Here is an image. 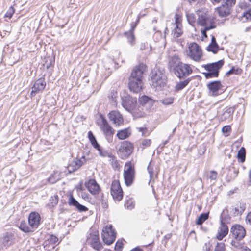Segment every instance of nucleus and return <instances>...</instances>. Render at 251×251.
I'll use <instances>...</instances> for the list:
<instances>
[{
	"instance_id": "obj_1",
	"label": "nucleus",
	"mask_w": 251,
	"mask_h": 251,
	"mask_svg": "<svg viewBox=\"0 0 251 251\" xmlns=\"http://www.w3.org/2000/svg\"><path fill=\"white\" fill-rule=\"evenodd\" d=\"M146 70V66L140 63L136 66L129 78L128 87L134 93L140 92L143 87V74Z\"/></svg>"
},
{
	"instance_id": "obj_2",
	"label": "nucleus",
	"mask_w": 251,
	"mask_h": 251,
	"mask_svg": "<svg viewBox=\"0 0 251 251\" xmlns=\"http://www.w3.org/2000/svg\"><path fill=\"white\" fill-rule=\"evenodd\" d=\"M151 84L156 90H161L166 84L167 77L163 70H153L150 74Z\"/></svg>"
},
{
	"instance_id": "obj_3",
	"label": "nucleus",
	"mask_w": 251,
	"mask_h": 251,
	"mask_svg": "<svg viewBox=\"0 0 251 251\" xmlns=\"http://www.w3.org/2000/svg\"><path fill=\"white\" fill-rule=\"evenodd\" d=\"M199 18L198 24L201 26L207 27L209 29H213L216 27L215 25V18L206 13H198Z\"/></svg>"
},
{
	"instance_id": "obj_4",
	"label": "nucleus",
	"mask_w": 251,
	"mask_h": 251,
	"mask_svg": "<svg viewBox=\"0 0 251 251\" xmlns=\"http://www.w3.org/2000/svg\"><path fill=\"white\" fill-rule=\"evenodd\" d=\"M99 126L106 139L110 142L112 140V137L115 133V130L109 124L107 120L102 115H100V122L99 124Z\"/></svg>"
},
{
	"instance_id": "obj_5",
	"label": "nucleus",
	"mask_w": 251,
	"mask_h": 251,
	"mask_svg": "<svg viewBox=\"0 0 251 251\" xmlns=\"http://www.w3.org/2000/svg\"><path fill=\"white\" fill-rule=\"evenodd\" d=\"M122 105L126 111L135 113L136 111L137 98L129 95L122 97Z\"/></svg>"
},
{
	"instance_id": "obj_6",
	"label": "nucleus",
	"mask_w": 251,
	"mask_h": 251,
	"mask_svg": "<svg viewBox=\"0 0 251 251\" xmlns=\"http://www.w3.org/2000/svg\"><path fill=\"white\" fill-rule=\"evenodd\" d=\"M135 170L132 163L129 161L126 163L124 171V178L126 186L131 185L134 179Z\"/></svg>"
},
{
	"instance_id": "obj_7",
	"label": "nucleus",
	"mask_w": 251,
	"mask_h": 251,
	"mask_svg": "<svg viewBox=\"0 0 251 251\" xmlns=\"http://www.w3.org/2000/svg\"><path fill=\"white\" fill-rule=\"evenodd\" d=\"M188 56L196 62H199L202 57V51L201 47L195 42L190 43L188 46Z\"/></svg>"
},
{
	"instance_id": "obj_8",
	"label": "nucleus",
	"mask_w": 251,
	"mask_h": 251,
	"mask_svg": "<svg viewBox=\"0 0 251 251\" xmlns=\"http://www.w3.org/2000/svg\"><path fill=\"white\" fill-rule=\"evenodd\" d=\"M101 236L103 242L107 245H110L114 242L116 238V232L111 225L107 226L102 230Z\"/></svg>"
},
{
	"instance_id": "obj_9",
	"label": "nucleus",
	"mask_w": 251,
	"mask_h": 251,
	"mask_svg": "<svg viewBox=\"0 0 251 251\" xmlns=\"http://www.w3.org/2000/svg\"><path fill=\"white\" fill-rule=\"evenodd\" d=\"M227 213L228 210L226 209H225L223 210V212L220 216L221 226L218 230V233L216 236L217 238L219 240H222L223 238L225 237L228 232V226L223 222L224 220H226V217H224V215L227 214Z\"/></svg>"
},
{
	"instance_id": "obj_10",
	"label": "nucleus",
	"mask_w": 251,
	"mask_h": 251,
	"mask_svg": "<svg viewBox=\"0 0 251 251\" xmlns=\"http://www.w3.org/2000/svg\"><path fill=\"white\" fill-rule=\"evenodd\" d=\"M246 230L241 226L235 225L232 226L230 229V236L236 240H241L245 237Z\"/></svg>"
},
{
	"instance_id": "obj_11",
	"label": "nucleus",
	"mask_w": 251,
	"mask_h": 251,
	"mask_svg": "<svg viewBox=\"0 0 251 251\" xmlns=\"http://www.w3.org/2000/svg\"><path fill=\"white\" fill-rule=\"evenodd\" d=\"M108 117L115 127L120 126L124 124L123 117L118 111H111L108 113Z\"/></svg>"
},
{
	"instance_id": "obj_12",
	"label": "nucleus",
	"mask_w": 251,
	"mask_h": 251,
	"mask_svg": "<svg viewBox=\"0 0 251 251\" xmlns=\"http://www.w3.org/2000/svg\"><path fill=\"white\" fill-rule=\"evenodd\" d=\"M111 194L115 200L120 201L122 199L123 191L119 181L115 180L112 182L111 186Z\"/></svg>"
},
{
	"instance_id": "obj_13",
	"label": "nucleus",
	"mask_w": 251,
	"mask_h": 251,
	"mask_svg": "<svg viewBox=\"0 0 251 251\" xmlns=\"http://www.w3.org/2000/svg\"><path fill=\"white\" fill-rule=\"evenodd\" d=\"M192 73V69L191 66L182 62L180 65L174 73L179 78L189 75Z\"/></svg>"
},
{
	"instance_id": "obj_14",
	"label": "nucleus",
	"mask_w": 251,
	"mask_h": 251,
	"mask_svg": "<svg viewBox=\"0 0 251 251\" xmlns=\"http://www.w3.org/2000/svg\"><path fill=\"white\" fill-rule=\"evenodd\" d=\"M86 161L84 156L81 158L74 159L68 166L67 169L69 173L75 172L79 169Z\"/></svg>"
},
{
	"instance_id": "obj_15",
	"label": "nucleus",
	"mask_w": 251,
	"mask_h": 251,
	"mask_svg": "<svg viewBox=\"0 0 251 251\" xmlns=\"http://www.w3.org/2000/svg\"><path fill=\"white\" fill-rule=\"evenodd\" d=\"M46 86V83L44 78H40L37 79L32 88V90L30 93L31 97H34L37 93L43 91Z\"/></svg>"
},
{
	"instance_id": "obj_16",
	"label": "nucleus",
	"mask_w": 251,
	"mask_h": 251,
	"mask_svg": "<svg viewBox=\"0 0 251 251\" xmlns=\"http://www.w3.org/2000/svg\"><path fill=\"white\" fill-rule=\"evenodd\" d=\"M85 185L89 192L93 195L98 194L100 191L99 185L94 179H91L86 181Z\"/></svg>"
},
{
	"instance_id": "obj_17",
	"label": "nucleus",
	"mask_w": 251,
	"mask_h": 251,
	"mask_svg": "<svg viewBox=\"0 0 251 251\" xmlns=\"http://www.w3.org/2000/svg\"><path fill=\"white\" fill-rule=\"evenodd\" d=\"M40 216L36 212H31L28 217V225L30 228L34 231L40 223Z\"/></svg>"
},
{
	"instance_id": "obj_18",
	"label": "nucleus",
	"mask_w": 251,
	"mask_h": 251,
	"mask_svg": "<svg viewBox=\"0 0 251 251\" xmlns=\"http://www.w3.org/2000/svg\"><path fill=\"white\" fill-rule=\"evenodd\" d=\"M181 63L178 56L175 55L169 58L168 65L170 70L175 73Z\"/></svg>"
},
{
	"instance_id": "obj_19",
	"label": "nucleus",
	"mask_w": 251,
	"mask_h": 251,
	"mask_svg": "<svg viewBox=\"0 0 251 251\" xmlns=\"http://www.w3.org/2000/svg\"><path fill=\"white\" fill-rule=\"evenodd\" d=\"M119 151L122 153L124 157L128 156L132 152V145L128 141H124L122 143Z\"/></svg>"
},
{
	"instance_id": "obj_20",
	"label": "nucleus",
	"mask_w": 251,
	"mask_h": 251,
	"mask_svg": "<svg viewBox=\"0 0 251 251\" xmlns=\"http://www.w3.org/2000/svg\"><path fill=\"white\" fill-rule=\"evenodd\" d=\"M207 87L209 90V94L213 96L219 95V91L222 87L220 81H215L211 82L207 84Z\"/></svg>"
},
{
	"instance_id": "obj_21",
	"label": "nucleus",
	"mask_w": 251,
	"mask_h": 251,
	"mask_svg": "<svg viewBox=\"0 0 251 251\" xmlns=\"http://www.w3.org/2000/svg\"><path fill=\"white\" fill-rule=\"evenodd\" d=\"M224 64L223 60H219L216 62L212 63L211 64L205 65L204 68L208 72H217L219 74V69L222 67Z\"/></svg>"
},
{
	"instance_id": "obj_22",
	"label": "nucleus",
	"mask_w": 251,
	"mask_h": 251,
	"mask_svg": "<svg viewBox=\"0 0 251 251\" xmlns=\"http://www.w3.org/2000/svg\"><path fill=\"white\" fill-rule=\"evenodd\" d=\"M2 246L6 248L13 244L15 242V237L13 234L6 233L1 238Z\"/></svg>"
},
{
	"instance_id": "obj_23",
	"label": "nucleus",
	"mask_w": 251,
	"mask_h": 251,
	"mask_svg": "<svg viewBox=\"0 0 251 251\" xmlns=\"http://www.w3.org/2000/svg\"><path fill=\"white\" fill-rule=\"evenodd\" d=\"M88 241L90 242L91 247L98 251H100L102 248V246L99 241L98 235H91Z\"/></svg>"
},
{
	"instance_id": "obj_24",
	"label": "nucleus",
	"mask_w": 251,
	"mask_h": 251,
	"mask_svg": "<svg viewBox=\"0 0 251 251\" xmlns=\"http://www.w3.org/2000/svg\"><path fill=\"white\" fill-rule=\"evenodd\" d=\"M68 204L70 206L75 207L80 211H86L88 208L84 205L79 203V202L73 197L72 195H70L68 201Z\"/></svg>"
},
{
	"instance_id": "obj_25",
	"label": "nucleus",
	"mask_w": 251,
	"mask_h": 251,
	"mask_svg": "<svg viewBox=\"0 0 251 251\" xmlns=\"http://www.w3.org/2000/svg\"><path fill=\"white\" fill-rule=\"evenodd\" d=\"M216 12L221 17H226L230 14L231 9L228 6H226L225 4H222L221 6L216 9Z\"/></svg>"
},
{
	"instance_id": "obj_26",
	"label": "nucleus",
	"mask_w": 251,
	"mask_h": 251,
	"mask_svg": "<svg viewBox=\"0 0 251 251\" xmlns=\"http://www.w3.org/2000/svg\"><path fill=\"white\" fill-rule=\"evenodd\" d=\"M58 238L53 235H50L49 236V237L47 239V240L44 243V246L46 248V250L48 249L50 247V246H51V248L54 249L55 246L54 244H56L58 243Z\"/></svg>"
},
{
	"instance_id": "obj_27",
	"label": "nucleus",
	"mask_w": 251,
	"mask_h": 251,
	"mask_svg": "<svg viewBox=\"0 0 251 251\" xmlns=\"http://www.w3.org/2000/svg\"><path fill=\"white\" fill-rule=\"evenodd\" d=\"M207 50L208 51L212 52L214 54L217 53L219 50V46L217 43L214 36H212L211 43L207 46Z\"/></svg>"
},
{
	"instance_id": "obj_28",
	"label": "nucleus",
	"mask_w": 251,
	"mask_h": 251,
	"mask_svg": "<svg viewBox=\"0 0 251 251\" xmlns=\"http://www.w3.org/2000/svg\"><path fill=\"white\" fill-rule=\"evenodd\" d=\"M131 131L129 128H125L124 129L118 131L116 136L120 140H124L130 136Z\"/></svg>"
},
{
	"instance_id": "obj_29",
	"label": "nucleus",
	"mask_w": 251,
	"mask_h": 251,
	"mask_svg": "<svg viewBox=\"0 0 251 251\" xmlns=\"http://www.w3.org/2000/svg\"><path fill=\"white\" fill-rule=\"evenodd\" d=\"M190 81V79L188 78L183 81H181L179 82H177L175 86L176 91H178L182 90L189 84Z\"/></svg>"
},
{
	"instance_id": "obj_30",
	"label": "nucleus",
	"mask_w": 251,
	"mask_h": 251,
	"mask_svg": "<svg viewBox=\"0 0 251 251\" xmlns=\"http://www.w3.org/2000/svg\"><path fill=\"white\" fill-rule=\"evenodd\" d=\"M88 135L89 139L92 145L93 146V147L94 148H95L96 149H99L100 146L99 144V143L97 142V141L96 139V138L94 136V135H93V134L92 133V132L91 131H89L88 133Z\"/></svg>"
},
{
	"instance_id": "obj_31",
	"label": "nucleus",
	"mask_w": 251,
	"mask_h": 251,
	"mask_svg": "<svg viewBox=\"0 0 251 251\" xmlns=\"http://www.w3.org/2000/svg\"><path fill=\"white\" fill-rule=\"evenodd\" d=\"M124 34L127 38L128 43L131 46H133L135 44V37L134 33L132 31H127L125 32Z\"/></svg>"
},
{
	"instance_id": "obj_32",
	"label": "nucleus",
	"mask_w": 251,
	"mask_h": 251,
	"mask_svg": "<svg viewBox=\"0 0 251 251\" xmlns=\"http://www.w3.org/2000/svg\"><path fill=\"white\" fill-rule=\"evenodd\" d=\"M58 202V197L57 195H54L50 197L49 202L47 204V206L51 208L57 205Z\"/></svg>"
},
{
	"instance_id": "obj_33",
	"label": "nucleus",
	"mask_w": 251,
	"mask_h": 251,
	"mask_svg": "<svg viewBox=\"0 0 251 251\" xmlns=\"http://www.w3.org/2000/svg\"><path fill=\"white\" fill-rule=\"evenodd\" d=\"M19 228L24 232L28 233L33 232V230L30 228V226H28L26 223L22 222L19 226Z\"/></svg>"
},
{
	"instance_id": "obj_34",
	"label": "nucleus",
	"mask_w": 251,
	"mask_h": 251,
	"mask_svg": "<svg viewBox=\"0 0 251 251\" xmlns=\"http://www.w3.org/2000/svg\"><path fill=\"white\" fill-rule=\"evenodd\" d=\"M60 176L59 175V173L56 171L54 172L53 174H52L49 177L48 180V182L50 184H54L57 181L59 180Z\"/></svg>"
},
{
	"instance_id": "obj_35",
	"label": "nucleus",
	"mask_w": 251,
	"mask_h": 251,
	"mask_svg": "<svg viewBox=\"0 0 251 251\" xmlns=\"http://www.w3.org/2000/svg\"><path fill=\"white\" fill-rule=\"evenodd\" d=\"M108 158H109V161L113 169H116L119 167L120 165L117 160L116 158L112 154H109L108 155Z\"/></svg>"
},
{
	"instance_id": "obj_36",
	"label": "nucleus",
	"mask_w": 251,
	"mask_h": 251,
	"mask_svg": "<svg viewBox=\"0 0 251 251\" xmlns=\"http://www.w3.org/2000/svg\"><path fill=\"white\" fill-rule=\"evenodd\" d=\"M175 98L173 97H165L159 100L160 102L164 105H169L173 103Z\"/></svg>"
},
{
	"instance_id": "obj_37",
	"label": "nucleus",
	"mask_w": 251,
	"mask_h": 251,
	"mask_svg": "<svg viewBox=\"0 0 251 251\" xmlns=\"http://www.w3.org/2000/svg\"><path fill=\"white\" fill-rule=\"evenodd\" d=\"M233 112V110L232 108H228L223 113L221 117V119L222 120H226V119H231Z\"/></svg>"
},
{
	"instance_id": "obj_38",
	"label": "nucleus",
	"mask_w": 251,
	"mask_h": 251,
	"mask_svg": "<svg viewBox=\"0 0 251 251\" xmlns=\"http://www.w3.org/2000/svg\"><path fill=\"white\" fill-rule=\"evenodd\" d=\"M218 173L215 171H210L206 172V176L207 179L211 181H215L217 178Z\"/></svg>"
},
{
	"instance_id": "obj_39",
	"label": "nucleus",
	"mask_w": 251,
	"mask_h": 251,
	"mask_svg": "<svg viewBox=\"0 0 251 251\" xmlns=\"http://www.w3.org/2000/svg\"><path fill=\"white\" fill-rule=\"evenodd\" d=\"M186 17L189 24L192 26H195V23L196 21L195 14L191 13H188L186 14Z\"/></svg>"
},
{
	"instance_id": "obj_40",
	"label": "nucleus",
	"mask_w": 251,
	"mask_h": 251,
	"mask_svg": "<svg viewBox=\"0 0 251 251\" xmlns=\"http://www.w3.org/2000/svg\"><path fill=\"white\" fill-rule=\"evenodd\" d=\"M208 218V213H202L198 217L196 224L198 225H201Z\"/></svg>"
},
{
	"instance_id": "obj_41",
	"label": "nucleus",
	"mask_w": 251,
	"mask_h": 251,
	"mask_svg": "<svg viewBox=\"0 0 251 251\" xmlns=\"http://www.w3.org/2000/svg\"><path fill=\"white\" fill-rule=\"evenodd\" d=\"M240 240H236L234 239L231 242V245L232 247L235 248L236 249L241 250V251L243 249V248L247 247L246 246H244L240 242Z\"/></svg>"
},
{
	"instance_id": "obj_42",
	"label": "nucleus",
	"mask_w": 251,
	"mask_h": 251,
	"mask_svg": "<svg viewBox=\"0 0 251 251\" xmlns=\"http://www.w3.org/2000/svg\"><path fill=\"white\" fill-rule=\"evenodd\" d=\"M245 149L244 148L242 147L238 152V158L241 162H243L245 159Z\"/></svg>"
},
{
	"instance_id": "obj_43",
	"label": "nucleus",
	"mask_w": 251,
	"mask_h": 251,
	"mask_svg": "<svg viewBox=\"0 0 251 251\" xmlns=\"http://www.w3.org/2000/svg\"><path fill=\"white\" fill-rule=\"evenodd\" d=\"M174 36L176 37H180L182 33V25H176V27L174 28Z\"/></svg>"
},
{
	"instance_id": "obj_44",
	"label": "nucleus",
	"mask_w": 251,
	"mask_h": 251,
	"mask_svg": "<svg viewBox=\"0 0 251 251\" xmlns=\"http://www.w3.org/2000/svg\"><path fill=\"white\" fill-rule=\"evenodd\" d=\"M203 74L204 75L205 77L207 79L217 77L219 75V74H218V73L217 72H208L207 73H203Z\"/></svg>"
},
{
	"instance_id": "obj_45",
	"label": "nucleus",
	"mask_w": 251,
	"mask_h": 251,
	"mask_svg": "<svg viewBox=\"0 0 251 251\" xmlns=\"http://www.w3.org/2000/svg\"><path fill=\"white\" fill-rule=\"evenodd\" d=\"M147 170L149 174L150 180H151L153 178L154 176L153 168L151 162L149 163L147 168Z\"/></svg>"
},
{
	"instance_id": "obj_46",
	"label": "nucleus",
	"mask_w": 251,
	"mask_h": 251,
	"mask_svg": "<svg viewBox=\"0 0 251 251\" xmlns=\"http://www.w3.org/2000/svg\"><path fill=\"white\" fill-rule=\"evenodd\" d=\"M134 203L131 200H128L126 201L125 203V206L127 209L131 210L134 207Z\"/></svg>"
},
{
	"instance_id": "obj_47",
	"label": "nucleus",
	"mask_w": 251,
	"mask_h": 251,
	"mask_svg": "<svg viewBox=\"0 0 251 251\" xmlns=\"http://www.w3.org/2000/svg\"><path fill=\"white\" fill-rule=\"evenodd\" d=\"M245 19L246 20H251V8L245 11L242 16V19Z\"/></svg>"
},
{
	"instance_id": "obj_48",
	"label": "nucleus",
	"mask_w": 251,
	"mask_h": 251,
	"mask_svg": "<svg viewBox=\"0 0 251 251\" xmlns=\"http://www.w3.org/2000/svg\"><path fill=\"white\" fill-rule=\"evenodd\" d=\"M225 245L224 243H218L215 247V251H225Z\"/></svg>"
},
{
	"instance_id": "obj_49",
	"label": "nucleus",
	"mask_w": 251,
	"mask_h": 251,
	"mask_svg": "<svg viewBox=\"0 0 251 251\" xmlns=\"http://www.w3.org/2000/svg\"><path fill=\"white\" fill-rule=\"evenodd\" d=\"M15 12V10L12 6H10L9 8L8 9L7 11L6 12V14H5L4 17H8L9 18H11L13 14Z\"/></svg>"
},
{
	"instance_id": "obj_50",
	"label": "nucleus",
	"mask_w": 251,
	"mask_h": 251,
	"mask_svg": "<svg viewBox=\"0 0 251 251\" xmlns=\"http://www.w3.org/2000/svg\"><path fill=\"white\" fill-rule=\"evenodd\" d=\"M99 151V154L100 156L102 157H106L107 156L108 157V155L109 154H111V153H108L106 151L102 150L100 147L99 149H97Z\"/></svg>"
},
{
	"instance_id": "obj_51",
	"label": "nucleus",
	"mask_w": 251,
	"mask_h": 251,
	"mask_svg": "<svg viewBox=\"0 0 251 251\" xmlns=\"http://www.w3.org/2000/svg\"><path fill=\"white\" fill-rule=\"evenodd\" d=\"M231 128L230 126H225L222 129V132L225 134L226 136H227L229 135V132L231 131Z\"/></svg>"
},
{
	"instance_id": "obj_52",
	"label": "nucleus",
	"mask_w": 251,
	"mask_h": 251,
	"mask_svg": "<svg viewBox=\"0 0 251 251\" xmlns=\"http://www.w3.org/2000/svg\"><path fill=\"white\" fill-rule=\"evenodd\" d=\"M150 100V98L146 96H143L139 99V102L142 105L145 104Z\"/></svg>"
},
{
	"instance_id": "obj_53",
	"label": "nucleus",
	"mask_w": 251,
	"mask_h": 251,
	"mask_svg": "<svg viewBox=\"0 0 251 251\" xmlns=\"http://www.w3.org/2000/svg\"><path fill=\"white\" fill-rule=\"evenodd\" d=\"M239 71L240 70L239 69H235L233 67L226 73V75H229L232 74H238L239 73Z\"/></svg>"
},
{
	"instance_id": "obj_54",
	"label": "nucleus",
	"mask_w": 251,
	"mask_h": 251,
	"mask_svg": "<svg viewBox=\"0 0 251 251\" xmlns=\"http://www.w3.org/2000/svg\"><path fill=\"white\" fill-rule=\"evenodd\" d=\"M175 24H176V25H181V16L177 14H176L175 15Z\"/></svg>"
},
{
	"instance_id": "obj_55",
	"label": "nucleus",
	"mask_w": 251,
	"mask_h": 251,
	"mask_svg": "<svg viewBox=\"0 0 251 251\" xmlns=\"http://www.w3.org/2000/svg\"><path fill=\"white\" fill-rule=\"evenodd\" d=\"M138 129L139 132H142V136H146L149 134L148 129L146 127H140Z\"/></svg>"
},
{
	"instance_id": "obj_56",
	"label": "nucleus",
	"mask_w": 251,
	"mask_h": 251,
	"mask_svg": "<svg viewBox=\"0 0 251 251\" xmlns=\"http://www.w3.org/2000/svg\"><path fill=\"white\" fill-rule=\"evenodd\" d=\"M123 243L121 242H117L115 246V250L116 251H121V249L123 247Z\"/></svg>"
},
{
	"instance_id": "obj_57",
	"label": "nucleus",
	"mask_w": 251,
	"mask_h": 251,
	"mask_svg": "<svg viewBox=\"0 0 251 251\" xmlns=\"http://www.w3.org/2000/svg\"><path fill=\"white\" fill-rule=\"evenodd\" d=\"M151 144V141L150 139H144L142 142V145L144 148L150 146Z\"/></svg>"
},
{
	"instance_id": "obj_58",
	"label": "nucleus",
	"mask_w": 251,
	"mask_h": 251,
	"mask_svg": "<svg viewBox=\"0 0 251 251\" xmlns=\"http://www.w3.org/2000/svg\"><path fill=\"white\" fill-rule=\"evenodd\" d=\"M239 206L238 213H240V215L244 212L246 206L244 204L240 203Z\"/></svg>"
},
{
	"instance_id": "obj_59",
	"label": "nucleus",
	"mask_w": 251,
	"mask_h": 251,
	"mask_svg": "<svg viewBox=\"0 0 251 251\" xmlns=\"http://www.w3.org/2000/svg\"><path fill=\"white\" fill-rule=\"evenodd\" d=\"M246 221L247 224L251 225V211L246 216Z\"/></svg>"
},
{
	"instance_id": "obj_60",
	"label": "nucleus",
	"mask_w": 251,
	"mask_h": 251,
	"mask_svg": "<svg viewBox=\"0 0 251 251\" xmlns=\"http://www.w3.org/2000/svg\"><path fill=\"white\" fill-rule=\"evenodd\" d=\"M117 96V92L114 90H112L111 92V98L112 100L115 101V98Z\"/></svg>"
},
{
	"instance_id": "obj_61",
	"label": "nucleus",
	"mask_w": 251,
	"mask_h": 251,
	"mask_svg": "<svg viewBox=\"0 0 251 251\" xmlns=\"http://www.w3.org/2000/svg\"><path fill=\"white\" fill-rule=\"evenodd\" d=\"M210 29H209L207 27H204L203 29L201 30L202 35L204 37H207L206 32L208 30H209Z\"/></svg>"
},
{
	"instance_id": "obj_62",
	"label": "nucleus",
	"mask_w": 251,
	"mask_h": 251,
	"mask_svg": "<svg viewBox=\"0 0 251 251\" xmlns=\"http://www.w3.org/2000/svg\"><path fill=\"white\" fill-rule=\"evenodd\" d=\"M233 213L235 215H240V213H238V210H239V206L238 205H237L235 207L232 209Z\"/></svg>"
},
{
	"instance_id": "obj_63",
	"label": "nucleus",
	"mask_w": 251,
	"mask_h": 251,
	"mask_svg": "<svg viewBox=\"0 0 251 251\" xmlns=\"http://www.w3.org/2000/svg\"><path fill=\"white\" fill-rule=\"evenodd\" d=\"M147 44L145 43H141L140 45V50H145Z\"/></svg>"
},
{
	"instance_id": "obj_64",
	"label": "nucleus",
	"mask_w": 251,
	"mask_h": 251,
	"mask_svg": "<svg viewBox=\"0 0 251 251\" xmlns=\"http://www.w3.org/2000/svg\"><path fill=\"white\" fill-rule=\"evenodd\" d=\"M136 25H137V23L136 24L132 23L131 24V28L129 31H132V32L134 33V29L135 28Z\"/></svg>"
}]
</instances>
